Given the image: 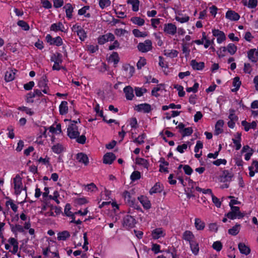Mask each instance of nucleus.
Masks as SVG:
<instances>
[{
	"instance_id": "25",
	"label": "nucleus",
	"mask_w": 258,
	"mask_h": 258,
	"mask_svg": "<svg viewBox=\"0 0 258 258\" xmlns=\"http://www.w3.org/2000/svg\"><path fill=\"white\" fill-rule=\"evenodd\" d=\"M163 189V186L160 185L159 182L156 183L150 189L149 193L151 195L154 194L160 193Z\"/></svg>"
},
{
	"instance_id": "12",
	"label": "nucleus",
	"mask_w": 258,
	"mask_h": 258,
	"mask_svg": "<svg viewBox=\"0 0 258 258\" xmlns=\"http://www.w3.org/2000/svg\"><path fill=\"white\" fill-rule=\"evenodd\" d=\"M123 91L126 100H132L134 97L133 88L131 86H127L123 88Z\"/></svg>"
},
{
	"instance_id": "60",
	"label": "nucleus",
	"mask_w": 258,
	"mask_h": 258,
	"mask_svg": "<svg viewBox=\"0 0 258 258\" xmlns=\"http://www.w3.org/2000/svg\"><path fill=\"white\" fill-rule=\"evenodd\" d=\"M18 109L22 111H25L27 114H29V115H32L34 114V112L32 110V109L26 106L19 107Z\"/></svg>"
},
{
	"instance_id": "39",
	"label": "nucleus",
	"mask_w": 258,
	"mask_h": 258,
	"mask_svg": "<svg viewBox=\"0 0 258 258\" xmlns=\"http://www.w3.org/2000/svg\"><path fill=\"white\" fill-rule=\"evenodd\" d=\"M51 150L54 153L59 154L63 152V148L61 144H57L52 147Z\"/></svg>"
},
{
	"instance_id": "20",
	"label": "nucleus",
	"mask_w": 258,
	"mask_h": 258,
	"mask_svg": "<svg viewBox=\"0 0 258 258\" xmlns=\"http://www.w3.org/2000/svg\"><path fill=\"white\" fill-rule=\"evenodd\" d=\"M11 228V231L15 235H17L18 232L23 233L24 232V228L19 224L14 225L10 223H9Z\"/></svg>"
},
{
	"instance_id": "2",
	"label": "nucleus",
	"mask_w": 258,
	"mask_h": 258,
	"mask_svg": "<svg viewBox=\"0 0 258 258\" xmlns=\"http://www.w3.org/2000/svg\"><path fill=\"white\" fill-rule=\"evenodd\" d=\"M13 183L15 194L20 195L22 190V178L19 174H17L13 178Z\"/></svg>"
},
{
	"instance_id": "24",
	"label": "nucleus",
	"mask_w": 258,
	"mask_h": 258,
	"mask_svg": "<svg viewBox=\"0 0 258 258\" xmlns=\"http://www.w3.org/2000/svg\"><path fill=\"white\" fill-rule=\"evenodd\" d=\"M68 103L66 101L61 102L59 106V111L60 115L66 114L68 112Z\"/></svg>"
},
{
	"instance_id": "53",
	"label": "nucleus",
	"mask_w": 258,
	"mask_h": 258,
	"mask_svg": "<svg viewBox=\"0 0 258 258\" xmlns=\"http://www.w3.org/2000/svg\"><path fill=\"white\" fill-rule=\"evenodd\" d=\"M199 87V84L197 82H195L194 86L192 87H187L186 88V92L193 93H197L198 91V88Z\"/></svg>"
},
{
	"instance_id": "46",
	"label": "nucleus",
	"mask_w": 258,
	"mask_h": 258,
	"mask_svg": "<svg viewBox=\"0 0 258 258\" xmlns=\"http://www.w3.org/2000/svg\"><path fill=\"white\" fill-rule=\"evenodd\" d=\"M164 86V84H160L157 85V87H154L151 91L152 95L156 97H158L159 96V94L157 93V92L160 91L161 90V87H163Z\"/></svg>"
},
{
	"instance_id": "42",
	"label": "nucleus",
	"mask_w": 258,
	"mask_h": 258,
	"mask_svg": "<svg viewBox=\"0 0 258 258\" xmlns=\"http://www.w3.org/2000/svg\"><path fill=\"white\" fill-rule=\"evenodd\" d=\"M228 52L231 54L233 55L237 51V46L233 43H229L227 46Z\"/></svg>"
},
{
	"instance_id": "47",
	"label": "nucleus",
	"mask_w": 258,
	"mask_h": 258,
	"mask_svg": "<svg viewBox=\"0 0 258 258\" xmlns=\"http://www.w3.org/2000/svg\"><path fill=\"white\" fill-rule=\"evenodd\" d=\"M231 209V212H233L234 213H237L239 214V217L240 218H243L245 214L243 213H241L240 211L239 207L237 206H229Z\"/></svg>"
},
{
	"instance_id": "40",
	"label": "nucleus",
	"mask_w": 258,
	"mask_h": 258,
	"mask_svg": "<svg viewBox=\"0 0 258 258\" xmlns=\"http://www.w3.org/2000/svg\"><path fill=\"white\" fill-rule=\"evenodd\" d=\"M146 138V135L145 133L142 134L141 135H139L138 138H135L133 140V142L135 143H137L139 145L143 144L144 143V140Z\"/></svg>"
},
{
	"instance_id": "22",
	"label": "nucleus",
	"mask_w": 258,
	"mask_h": 258,
	"mask_svg": "<svg viewBox=\"0 0 258 258\" xmlns=\"http://www.w3.org/2000/svg\"><path fill=\"white\" fill-rule=\"evenodd\" d=\"M238 247L240 252L242 254L247 255L250 252V248L248 246L246 245L244 243H239Z\"/></svg>"
},
{
	"instance_id": "18",
	"label": "nucleus",
	"mask_w": 258,
	"mask_h": 258,
	"mask_svg": "<svg viewBox=\"0 0 258 258\" xmlns=\"http://www.w3.org/2000/svg\"><path fill=\"white\" fill-rule=\"evenodd\" d=\"M225 17L231 21H237L240 18L239 14L232 10H228L226 13Z\"/></svg>"
},
{
	"instance_id": "51",
	"label": "nucleus",
	"mask_w": 258,
	"mask_h": 258,
	"mask_svg": "<svg viewBox=\"0 0 258 258\" xmlns=\"http://www.w3.org/2000/svg\"><path fill=\"white\" fill-rule=\"evenodd\" d=\"M193 133V130L192 127H188L186 128H184V130L181 132V134L182 137H184L185 136H190Z\"/></svg>"
},
{
	"instance_id": "59",
	"label": "nucleus",
	"mask_w": 258,
	"mask_h": 258,
	"mask_svg": "<svg viewBox=\"0 0 258 258\" xmlns=\"http://www.w3.org/2000/svg\"><path fill=\"white\" fill-rule=\"evenodd\" d=\"M146 64V59L144 57H140L137 63L138 69L140 70Z\"/></svg>"
},
{
	"instance_id": "41",
	"label": "nucleus",
	"mask_w": 258,
	"mask_h": 258,
	"mask_svg": "<svg viewBox=\"0 0 258 258\" xmlns=\"http://www.w3.org/2000/svg\"><path fill=\"white\" fill-rule=\"evenodd\" d=\"M181 167H183V169L185 174L188 175H190L193 172V170L191 167L188 165H180L178 166V169H180Z\"/></svg>"
},
{
	"instance_id": "16",
	"label": "nucleus",
	"mask_w": 258,
	"mask_h": 258,
	"mask_svg": "<svg viewBox=\"0 0 258 258\" xmlns=\"http://www.w3.org/2000/svg\"><path fill=\"white\" fill-rule=\"evenodd\" d=\"M138 199L142 204L144 209L148 210L151 208V204L150 201L146 197L141 196L138 198Z\"/></svg>"
},
{
	"instance_id": "28",
	"label": "nucleus",
	"mask_w": 258,
	"mask_h": 258,
	"mask_svg": "<svg viewBox=\"0 0 258 258\" xmlns=\"http://www.w3.org/2000/svg\"><path fill=\"white\" fill-rule=\"evenodd\" d=\"M66 10V17L68 19L72 18V13L74 11V8L70 3L67 4L63 8Z\"/></svg>"
},
{
	"instance_id": "13",
	"label": "nucleus",
	"mask_w": 258,
	"mask_h": 258,
	"mask_svg": "<svg viewBox=\"0 0 258 258\" xmlns=\"http://www.w3.org/2000/svg\"><path fill=\"white\" fill-rule=\"evenodd\" d=\"M76 159L80 163L84 164L87 166L89 164V158L86 154L84 153H79L76 155Z\"/></svg>"
},
{
	"instance_id": "11",
	"label": "nucleus",
	"mask_w": 258,
	"mask_h": 258,
	"mask_svg": "<svg viewBox=\"0 0 258 258\" xmlns=\"http://www.w3.org/2000/svg\"><path fill=\"white\" fill-rule=\"evenodd\" d=\"M122 197L124 198L125 203L130 206L133 205V203L136 201L135 197L130 192L125 190L122 193Z\"/></svg>"
},
{
	"instance_id": "17",
	"label": "nucleus",
	"mask_w": 258,
	"mask_h": 258,
	"mask_svg": "<svg viewBox=\"0 0 258 258\" xmlns=\"http://www.w3.org/2000/svg\"><path fill=\"white\" fill-rule=\"evenodd\" d=\"M258 51L255 49H251L247 52V57L252 62H256L257 61Z\"/></svg>"
},
{
	"instance_id": "38",
	"label": "nucleus",
	"mask_w": 258,
	"mask_h": 258,
	"mask_svg": "<svg viewBox=\"0 0 258 258\" xmlns=\"http://www.w3.org/2000/svg\"><path fill=\"white\" fill-rule=\"evenodd\" d=\"M240 227V225L236 223L235 226L228 230V233L233 236L236 235L239 232Z\"/></svg>"
},
{
	"instance_id": "62",
	"label": "nucleus",
	"mask_w": 258,
	"mask_h": 258,
	"mask_svg": "<svg viewBox=\"0 0 258 258\" xmlns=\"http://www.w3.org/2000/svg\"><path fill=\"white\" fill-rule=\"evenodd\" d=\"M160 245L157 243H153L152 245L151 250L154 252L155 254H157L159 252H161L160 250Z\"/></svg>"
},
{
	"instance_id": "35",
	"label": "nucleus",
	"mask_w": 258,
	"mask_h": 258,
	"mask_svg": "<svg viewBox=\"0 0 258 258\" xmlns=\"http://www.w3.org/2000/svg\"><path fill=\"white\" fill-rule=\"evenodd\" d=\"M127 3L132 6V10L134 12H138L139 9V0H127Z\"/></svg>"
},
{
	"instance_id": "57",
	"label": "nucleus",
	"mask_w": 258,
	"mask_h": 258,
	"mask_svg": "<svg viewBox=\"0 0 258 258\" xmlns=\"http://www.w3.org/2000/svg\"><path fill=\"white\" fill-rule=\"evenodd\" d=\"M6 205L7 206L10 205L11 209L14 212H16L17 211L18 206L14 203L12 200L9 199V201H7L6 203Z\"/></svg>"
},
{
	"instance_id": "34",
	"label": "nucleus",
	"mask_w": 258,
	"mask_h": 258,
	"mask_svg": "<svg viewBox=\"0 0 258 258\" xmlns=\"http://www.w3.org/2000/svg\"><path fill=\"white\" fill-rule=\"evenodd\" d=\"M70 234L68 231H63L62 232H60L57 234V240H63L64 241L67 240V238L70 237Z\"/></svg>"
},
{
	"instance_id": "15",
	"label": "nucleus",
	"mask_w": 258,
	"mask_h": 258,
	"mask_svg": "<svg viewBox=\"0 0 258 258\" xmlns=\"http://www.w3.org/2000/svg\"><path fill=\"white\" fill-rule=\"evenodd\" d=\"M190 64L193 70L196 71H202L205 67V63L204 62H198L195 59L191 60L190 61Z\"/></svg>"
},
{
	"instance_id": "48",
	"label": "nucleus",
	"mask_w": 258,
	"mask_h": 258,
	"mask_svg": "<svg viewBox=\"0 0 258 258\" xmlns=\"http://www.w3.org/2000/svg\"><path fill=\"white\" fill-rule=\"evenodd\" d=\"M84 189L87 191H94L98 189L97 187L94 183H91L87 185H84Z\"/></svg>"
},
{
	"instance_id": "21",
	"label": "nucleus",
	"mask_w": 258,
	"mask_h": 258,
	"mask_svg": "<svg viewBox=\"0 0 258 258\" xmlns=\"http://www.w3.org/2000/svg\"><path fill=\"white\" fill-rule=\"evenodd\" d=\"M62 55L59 52H56L53 54L51 57V61H53L57 66H59L62 62Z\"/></svg>"
},
{
	"instance_id": "9",
	"label": "nucleus",
	"mask_w": 258,
	"mask_h": 258,
	"mask_svg": "<svg viewBox=\"0 0 258 258\" xmlns=\"http://www.w3.org/2000/svg\"><path fill=\"white\" fill-rule=\"evenodd\" d=\"M163 30L168 34L174 35L176 33L177 27L172 23L165 24L164 26Z\"/></svg>"
},
{
	"instance_id": "63",
	"label": "nucleus",
	"mask_w": 258,
	"mask_h": 258,
	"mask_svg": "<svg viewBox=\"0 0 258 258\" xmlns=\"http://www.w3.org/2000/svg\"><path fill=\"white\" fill-rule=\"evenodd\" d=\"M35 85L34 81H31L24 85V89L26 91H30L32 89Z\"/></svg>"
},
{
	"instance_id": "45",
	"label": "nucleus",
	"mask_w": 258,
	"mask_h": 258,
	"mask_svg": "<svg viewBox=\"0 0 258 258\" xmlns=\"http://www.w3.org/2000/svg\"><path fill=\"white\" fill-rule=\"evenodd\" d=\"M77 34L79 36V39L82 41H84L87 37V33L83 28H82L79 31H77Z\"/></svg>"
},
{
	"instance_id": "19",
	"label": "nucleus",
	"mask_w": 258,
	"mask_h": 258,
	"mask_svg": "<svg viewBox=\"0 0 258 258\" xmlns=\"http://www.w3.org/2000/svg\"><path fill=\"white\" fill-rule=\"evenodd\" d=\"M224 125V121L223 120L220 119L218 120L215 124V132H214V135L218 136L219 134L223 133V130L222 128Z\"/></svg>"
},
{
	"instance_id": "3",
	"label": "nucleus",
	"mask_w": 258,
	"mask_h": 258,
	"mask_svg": "<svg viewBox=\"0 0 258 258\" xmlns=\"http://www.w3.org/2000/svg\"><path fill=\"white\" fill-rule=\"evenodd\" d=\"M45 39L47 42L51 45L60 46L63 44L62 39L60 36L52 38L50 34H47L45 37Z\"/></svg>"
},
{
	"instance_id": "6",
	"label": "nucleus",
	"mask_w": 258,
	"mask_h": 258,
	"mask_svg": "<svg viewBox=\"0 0 258 258\" xmlns=\"http://www.w3.org/2000/svg\"><path fill=\"white\" fill-rule=\"evenodd\" d=\"M135 110L138 112H143L144 113H148L152 110V108L150 104L144 103L136 105Z\"/></svg>"
},
{
	"instance_id": "36",
	"label": "nucleus",
	"mask_w": 258,
	"mask_h": 258,
	"mask_svg": "<svg viewBox=\"0 0 258 258\" xmlns=\"http://www.w3.org/2000/svg\"><path fill=\"white\" fill-rule=\"evenodd\" d=\"M195 225L198 230H202L205 227V223L199 218L195 219Z\"/></svg>"
},
{
	"instance_id": "61",
	"label": "nucleus",
	"mask_w": 258,
	"mask_h": 258,
	"mask_svg": "<svg viewBox=\"0 0 258 258\" xmlns=\"http://www.w3.org/2000/svg\"><path fill=\"white\" fill-rule=\"evenodd\" d=\"M133 34L136 37H144L146 36V34L145 33L141 32L138 29H134L133 30Z\"/></svg>"
},
{
	"instance_id": "58",
	"label": "nucleus",
	"mask_w": 258,
	"mask_h": 258,
	"mask_svg": "<svg viewBox=\"0 0 258 258\" xmlns=\"http://www.w3.org/2000/svg\"><path fill=\"white\" fill-rule=\"evenodd\" d=\"M196 189L197 191L199 192H202L204 194H209L211 196L213 194L212 192V190L210 188H202L199 186H197L196 187Z\"/></svg>"
},
{
	"instance_id": "56",
	"label": "nucleus",
	"mask_w": 258,
	"mask_h": 258,
	"mask_svg": "<svg viewBox=\"0 0 258 258\" xmlns=\"http://www.w3.org/2000/svg\"><path fill=\"white\" fill-rule=\"evenodd\" d=\"M222 244L220 241H216L214 242L212 245V247L213 249L217 251H220L222 249Z\"/></svg>"
},
{
	"instance_id": "14",
	"label": "nucleus",
	"mask_w": 258,
	"mask_h": 258,
	"mask_svg": "<svg viewBox=\"0 0 258 258\" xmlns=\"http://www.w3.org/2000/svg\"><path fill=\"white\" fill-rule=\"evenodd\" d=\"M115 158L116 156L114 153H107L103 156V163L106 164H111Z\"/></svg>"
},
{
	"instance_id": "37",
	"label": "nucleus",
	"mask_w": 258,
	"mask_h": 258,
	"mask_svg": "<svg viewBox=\"0 0 258 258\" xmlns=\"http://www.w3.org/2000/svg\"><path fill=\"white\" fill-rule=\"evenodd\" d=\"M131 21L134 24H136L139 26H142L145 24V20L138 17H133L131 19Z\"/></svg>"
},
{
	"instance_id": "64",
	"label": "nucleus",
	"mask_w": 258,
	"mask_h": 258,
	"mask_svg": "<svg viewBox=\"0 0 258 258\" xmlns=\"http://www.w3.org/2000/svg\"><path fill=\"white\" fill-rule=\"evenodd\" d=\"M106 37L105 34L100 36L97 39L98 43L100 45H103L108 42Z\"/></svg>"
},
{
	"instance_id": "54",
	"label": "nucleus",
	"mask_w": 258,
	"mask_h": 258,
	"mask_svg": "<svg viewBox=\"0 0 258 258\" xmlns=\"http://www.w3.org/2000/svg\"><path fill=\"white\" fill-rule=\"evenodd\" d=\"M188 43H183L182 44V51L185 54V57H188L190 53V49L188 48Z\"/></svg>"
},
{
	"instance_id": "27",
	"label": "nucleus",
	"mask_w": 258,
	"mask_h": 258,
	"mask_svg": "<svg viewBox=\"0 0 258 258\" xmlns=\"http://www.w3.org/2000/svg\"><path fill=\"white\" fill-rule=\"evenodd\" d=\"M182 238L184 240L190 243L194 240L195 236L191 231L189 230H186L183 232L182 234Z\"/></svg>"
},
{
	"instance_id": "43",
	"label": "nucleus",
	"mask_w": 258,
	"mask_h": 258,
	"mask_svg": "<svg viewBox=\"0 0 258 258\" xmlns=\"http://www.w3.org/2000/svg\"><path fill=\"white\" fill-rule=\"evenodd\" d=\"M17 25L24 31H28L30 29L29 24L23 20H19L17 22Z\"/></svg>"
},
{
	"instance_id": "29",
	"label": "nucleus",
	"mask_w": 258,
	"mask_h": 258,
	"mask_svg": "<svg viewBox=\"0 0 258 258\" xmlns=\"http://www.w3.org/2000/svg\"><path fill=\"white\" fill-rule=\"evenodd\" d=\"M48 80L46 75H43L38 82V86L40 88H45L48 89Z\"/></svg>"
},
{
	"instance_id": "26",
	"label": "nucleus",
	"mask_w": 258,
	"mask_h": 258,
	"mask_svg": "<svg viewBox=\"0 0 258 258\" xmlns=\"http://www.w3.org/2000/svg\"><path fill=\"white\" fill-rule=\"evenodd\" d=\"M64 28V25L60 22L57 23H53L51 25L50 27V31L57 32L60 31L63 32V29Z\"/></svg>"
},
{
	"instance_id": "30",
	"label": "nucleus",
	"mask_w": 258,
	"mask_h": 258,
	"mask_svg": "<svg viewBox=\"0 0 258 258\" xmlns=\"http://www.w3.org/2000/svg\"><path fill=\"white\" fill-rule=\"evenodd\" d=\"M241 84V82L240 81V78L239 77L236 76L235 78H234L233 80L232 85L235 88L231 90L232 92H235L237 91L239 89Z\"/></svg>"
},
{
	"instance_id": "1",
	"label": "nucleus",
	"mask_w": 258,
	"mask_h": 258,
	"mask_svg": "<svg viewBox=\"0 0 258 258\" xmlns=\"http://www.w3.org/2000/svg\"><path fill=\"white\" fill-rule=\"evenodd\" d=\"M67 135L71 139H75L80 135L78 127L74 123H71L67 128Z\"/></svg>"
},
{
	"instance_id": "4",
	"label": "nucleus",
	"mask_w": 258,
	"mask_h": 258,
	"mask_svg": "<svg viewBox=\"0 0 258 258\" xmlns=\"http://www.w3.org/2000/svg\"><path fill=\"white\" fill-rule=\"evenodd\" d=\"M138 50L142 52H147L152 48V43L150 40H146L144 42H140L137 46Z\"/></svg>"
},
{
	"instance_id": "31",
	"label": "nucleus",
	"mask_w": 258,
	"mask_h": 258,
	"mask_svg": "<svg viewBox=\"0 0 258 258\" xmlns=\"http://www.w3.org/2000/svg\"><path fill=\"white\" fill-rule=\"evenodd\" d=\"M189 244L192 252L195 255H197L199 251V246L198 243L196 241L193 240L189 243Z\"/></svg>"
},
{
	"instance_id": "55",
	"label": "nucleus",
	"mask_w": 258,
	"mask_h": 258,
	"mask_svg": "<svg viewBox=\"0 0 258 258\" xmlns=\"http://www.w3.org/2000/svg\"><path fill=\"white\" fill-rule=\"evenodd\" d=\"M34 97H35V95L34 94V92H30L28 93V94H27V95L26 96L25 100L27 103H33L34 102L33 98Z\"/></svg>"
},
{
	"instance_id": "7",
	"label": "nucleus",
	"mask_w": 258,
	"mask_h": 258,
	"mask_svg": "<svg viewBox=\"0 0 258 258\" xmlns=\"http://www.w3.org/2000/svg\"><path fill=\"white\" fill-rule=\"evenodd\" d=\"M212 33L214 37H217V42L219 44L221 43L222 42L226 40V36L225 33L219 29H212Z\"/></svg>"
},
{
	"instance_id": "49",
	"label": "nucleus",
	"mask_w": 258,
	"mask_h": 258,
	"mask_svg": "<svg viewBox=\"0 0 258 258\" xmlns=\"http://www.w3.org/2000/svg\"><path fill=\"white\" fill-rule=\"evenodd\" d=\"M111 5L110 0H99V6L101 9L110 6Z\"/></svg>"
},
{
	"instance_id": "44",
	"label": "nucleus",
	"mask_w": 258,
	"mask_h": 258,
	"mask_svg": "<svg viewBox=\"0 0 258 258\" xmlns=\"http://www.w3.org/2000/svg\"><path fill=\"white\" fill-rule=\"evenodd\" d=\"M110 59L113 62L114 65H116L119 61V57L117 52H113L110 56Z\"/></svg>"
},
{
	"instance_id": "10",
	"label": "nucleus",
	"mask_w": 258,
	"mask_h": 258,
	"mask_svg": "<svg viewBox=\"0 0 258 258\" xmlns=\"http://www.w3.org/2000/svg\"><path fill=\"white\" fill-rule=\"evenodd\" d=\"M166 235L165 231L162 228H157L152 231L151 236L153 239H158L164 237Z\"/></svg>"
},
{
	"instance_id": "5",
	"label": "nucleus",
	"mask_w": 258,
	"mask_h": 258,
	"mask_svg": "<svg viewBox=\"0 0 258 258\" xmlns=\"http://www.w3.org/2000/svg\"><path fill=\"white\" fill-rule=\"evenodd\" d=\"M123 74L127 78H131L135 72V68L130 64H124L122 66Z\"/></svg>"
},
{
	"instance_id": "23",
	"label": "nucleus",
	"mask_w": 258,
	"mask_h": 258,
	"mask_svg": "<svg viewBox=\"0 0 258 258\" xmlns=\"http://www.w3.org/2000/svg\"><path fill=\"white\" fill-rule=\"evenodd\" d=\"M16 71V70H13L12 69H9L6 71L5 76V80L7 82H11L14 80L15 75L14 71Z\"/></svg>"
},
{
	"instance_id": "50",
	"label": "nucleus",
	"mask_w": 258,
	"mask_h": 258,
	"mask_svg": "<svg viewBox=\"0 0 258 258\" xmlns=\"http://www.w3.org/2000/svg\"><path fill=\"white\" fill-rule=\"evenodd\" d=\"M141 178V173L138 171H134L131 175L130 178L132 181H135Z\"/></svg>"
},
{
	"instance_id": "52",
	"label": "nucleus",
	"mask_w": 258,
	"mask_h": 258,
	"mask_svg": "<svg viewBox=\"0 0 258 258\" xmlns=\"http://www.w3.org/2000/svg\"><path fill=\"white\" fill-rule=\"evenodd\" d=\"M227 218L231 220H234L236 218L241 219V218L239 217V214L234 213L233 212H229L225 215Z\"/></svg>"
},
{
	"instance_id": "32",
	"label": "nucleus",
	"mask_w": 258,
	"mask_h": 258,
	"mask_svg": "<svg viewBox=\"0 0 258 258\" xmlns=\"http://www.w3.org/2000/svg\"><path fill=\"white\" fill-rule=\"evenodd\" d=\"M136 164L143 166L145 168L148 169L149 166L148 161L144 158L137 157L136 159Z\"/></svg>"
},
{
	"instance_id": "8",
	"label": "nucleus",
	"mask_w": 258,
	"mask_h": 258,
	"mask_svg": "<svg viewBox=\"0 0 258 258\" xmlns=\"http://www.w3.org/2000/svg\"><path fill=\"white\" fill-rule=\"evenodd\" d=\"M123 225L126 228H133L136 224L135 219L132 216L126 215L123 218Z\"/></svg>"
},
{
	"instance_id": "33",
	"label": "nucleus",
	"mask_w": 258,
	"mask_h": 258,
	"mask_svg": "<svg viewBox=\"0 0 258 258\" xmlns=\"http://www.w3.org/2000/svg\"><path fill=\"white\" fill-rule=\"evenodd\" d=\"M164 54L171 58L176 57L178 54V51L176 50H165Z\"/></svg>"
}]
</instances>
